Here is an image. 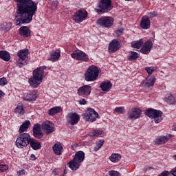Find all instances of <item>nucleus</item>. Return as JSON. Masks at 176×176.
Returning a JSON list of instances; mask_svg holds the SVG:
<instances>
[{"label":"nucleus","instance_id":"obj_35","mask_svg":"<svg viewBox=\"0 0 176 176\" xmlns=\"http://www.w3.org/2000/svg\"><path fill=\"white\" fill-rule=\"evenodd\" d=\"M30 124H31L30 121L24 122L22 124V125H21L19 132L20 133H23V132L26 131V130L30 127Z\"/></svg>","mask_w":176,"mask_h":176},{"label":"nucleus","instance_id":"obj_30","mask_svg":"<svg viewBox=\"0 0 176 176\" xmlns=\"http://www.w3.org/2000/svg\"><path fill=\"white\" fill-rule=\"evenodd\" d=\"M31 147L35 150H39L41 148V144L40 142H38V140H35V139H31L30 142Z\"/></svg>","mask_w":176,"mask_h":176},{"label":"nucleus","instance_id":"obj_52","mask_svg":"<svg viewBox=\"0 0 176 176\" xmlns=\"http://www.w3.org/2000/svg\"><path fill=\"white\" fill-rule=\"evenodd\" d=\"M58 6V1H55V3H54V7H55V8H56Z\"/></svg>","mask_w":176,"mask_h":176},{"label":"nucleus","instance_id":"obj_56","mask_svg":"<svg viewBox=\"0 0 176 176\" xmlns=\"http://www.w3.org/2000/svg\"><path fill=\"white\" fill-rule=\"evenodd\" d=\"M56 171H54V175H56Z\"/></svg>","mask_w":176,"mask_h":176},{"label":"nucleus","instance_id":"obj_21","mask_svg":"<svg viewBox=\"0 0 176 176\" xmlns=\"http://www.w3.org/2000/svg\"><path fill=\"white\" fill-rule=\"evenodd\" d=\"M38 98V93L35 90L23 96L25 101H35Z\"/></svg>","mask_w":176,"mask_h":176},{"label":"nucleus","instance_id":"obj_13","mask_svg":"<svg viewBox=\"0 0 176 176\" xmlns=\"http://www.w3.org/2000/svg\"><path fill=\"white\" fill-rule=\"evenodd\" d=\"M121 47V42L118 41L117 38L113 39L109 43L108 46L109 53L113 54L118 51Z\"/></svg>","mask_w":176,"mask_h":176},{"label":"nucleus","instance_id":"obj_37","mask_svg":"<svg viewBox=\"0 0 176 176\" xmlns=\"http://www.w3.org/2000/svg\"><path fill=\"white\" fill-rule=\"evenodd\" d=\"M12 28V23H4L1 24L0 26V30L1 32H8Z\"/></svg>","mask_w":176,"mask_h":176},{"label":"nucleus","instance_id":"obj_49","mask_svg":"<svg viewBox=\"0 0 176 176\" xmlns=\"http://www.w3.org/2000/svg\"><path fill=\"white\" fill-rule=\"evenodd\" d=\"M25 174V170H21L17 173L18 176H23Z\"/></svg>","mask_w":176,"mask_h":176},{"label":"nucleus","instance_id":"obj_36","mask_svg":"<svg viewBox=\"0 0 176 176\" xmlns=\"http://www.w3.org/2000/svg\"><path fill=\"white\" fill-rule=\"evenodd\" d=\"M0 58L8 62L10 60V54L6 51H0Z\"/></svg>","mask_w":176,"mask_h":176},{"label":"nucleus","instance_id":"obj_43","mask_svg":"<svg viewBox=\"0 0 176 176\" xmlns=\"http://www.w3.org/2000/svg\"><path fill=\"white\" fill-rule=\"evenodd\" d=\"M8 168H9L8 166L6 164H5V165L0 164V172L4 173V172L7 171Z\"/></svg>","mask_w":176,"mask_h":176},{"label":"nucleus","instance_id":"obj_32","mask_svg":"<svg viewBox=\"0 0 176 176\" xmlns=\"http://www.w3.org/2000/svg\"><path fill=\"white\" fill-rule=\"evenodd\" d=\"M144 44L143 39L141 38L138 41H134L131 43V45L133 48L140 49Z\"/></svg>","mask_w":176,"mask_h":176},{"label":"nucleus","instance_id":"obj_18","mask_svg":"<svg viewBox=\"0 0 176 176\" xmlns=\"http://www.w3.org/2000/svg\"><path fill=\"white\" fill-rule=\"evenodd\" d=\"M67 119V123L72 125H75L79 122L80 117L76 113H69Z\"/></svg>","mask_w":176,"mask_h":176},{"label":"nucleus","instance_id":"obj_54","mask_svg":"<svg viewBox=\"0 0 176 176\" xmlns=\"http://www.w3.org/2000/svg\"><path fill=\"white\" fill-rule=\"evenodd\" d=\"M67 170H66V168H65V170H63V174L67 175Z\"/></svg>","mask_w":176,"mask_h":176},{"label":"nucleus","instance_id":"obj_51","mask_svg":"<svg viewBox=\"0 0 176 176\" xmlns=\"http://www.w3.org/2000/svg\"><path fill=\"white\" fill-rule=\"evenodd\" d=\"M5 96L4 92L2 90H0V100Z\"/></svg>","mask_w":176,"mask_h":176},{"label":"nucleus","instance_id":"obj_7","mask_svg":"<svg viewBox=\"0 0 176 176\" xmlns=\"http://www.w3.org/2000/svg\"><path fill=\"white\" fill-rule=\"evenodd\" d=\"M31 140L32 139L29 133H21L16 139V145L18 148H22L28 146Z\"/></svg>","mask_w":176,"mask_h":176},{"label":"nucleus","instance_id":"obj_25","mask_svg":"<svg viewBox=\"0 0 176 176\" xmlns=\"http://www.w3.org/2000/svg\"><path fill=\"white\" fill-rule=\"evenodd\" d=\"M155 82V78L154 76H147L146 78L145 82H142V85L146 88H148L150 87H153Z\"/></svg>","mask_w":176,"mask_h":176},{"label":"nucleus","instance_id":"obj_50","mask_svg":"<svg viewBox=\"0 0 176 176\" xmlns=\"http://www.w3.org/2000/svg\"><path fill=\"white\" fill-rule=\"evenodd\" d=\"M170 173L173 175V176H176V167L174 168L173 169H172L170 172Z\"/></svg>","mask_w":176,"mask_h":176},{"label":"nucleus","instance_id":"obj_42","mask_svg":"<svg viewBox=\"0 0 176 176\" xmlns=\"http://www.w3.org/2000/svg\"><path fill=\"white\" fill-rule=\"evenodd\" d=\"M123 32H124V29L123 28H120V29L117 30L115 32L116 37L121 36L122 35V34H123Z\"/></svg>","mask_w":176,"mask_h":176},{"label":"nucleus","instance_id":"obj_24","mask_svg":"<svg viewBox=\"0 0 176 176\" xmlns=\"http://www.w3.org/2000/svg\"><path fill=\"white\" fill-rule=\"evenodd\" d=\"M112 83L109 80L102 82L100 85V88L102 91L109 92L112 88Z\"/></svg>","mask_w":176,"mask_h":176},{"label":"nucleus","instance_id":"obj_10","mask_svg":"<svg viewBox=\"0 0 176 176\" xmlns=\"http://www.w3.org/2000/svg\"><path fill=\"white\" fill-rule=\"evenodd\" d=\"M114 22L113 18L111 16H101L97 20V25L104 28H111Z\"/></svg>","mask_w":176,"mask_h":176},{"label":"nucleus","instance_id":"obj_28","mask_svg":"<svg viewBox=\"0 0 176 176\" xmlns=\"http://www.w3.org/2000/svg\"><path fill=\"white\" fill-rule=\"evenodd\" d=\"M62 111L63 109L60 106L54 107L48 110V115H50V116H53L54 115L57 114Z\"/></svg>","mask_w":176,"mask_h":176},{"label":"nucleus","instance_id":"obj_8","mask_svg":"<svg viewBox=\"0 0 176 176\" xmlns=\"http://www.w3.org/2000/svg\"><path fill=\"white\" fill-rule=\"evenodd\" d=\"M28 55H29V50L23 49L19 50L17 53V56H19V60L16 62V65L21 68L24 65H27L28 61Z\"/></svg>","mask_w":176,"mask_h":176},{"label":"nucleus","instance_id":"obj_47","mask_svg":"<svg viewBox=\"0 0 176 176\" xmlns=\"http://www.w3.org/2000/svg\"><path fill=\"white\" fill-rule=\"evenodd\" d=\"M170 172L165 170L163 171L160 175H159L158 176H170Z\"/></svg>","mask_w":176,"mask_h":176},{"label":"nucleus","instance_id":"obj_38","mask_svg":"<svg viewBox=\"0 0 176 176\" xmlns=\"http://www.w3.org/2000/svg\"><path fill=\"white\" fill-rule=\"evenodd\" d=\"M144 69L147 72L148 75L151 76L155 72V71L157 69V67L153 66H150V67H146Z\"/></svg>","mask_w":176,"mask_h":176},{"label":"nucleus","instance_id":"obj_3","mask_svg":"<svg viewBox=\"0 0 176 176\" xmlns=\"http://www.w3.org/2000/svg\"><path fill=\"white\" fill-rule=\"evenodd\" d=\"M85 154L84 151H76L74 158L67 164L70 170L75 171L79 169L80 164L85 160Z\"/></svg>","mask_w":176,"mask_h":176},{"label":"nucleus","instance_id":"obj_5","mask_svg":"<svg viewBox=\"0 0 176 176\" xmlns=\"http://www.w3.org/2000/svg\"><path fill=\"white\" fill-rule=\"evenodd\" d=\"M145 115L151 119H154L155 124H159L163 120V113L160 110L148 109L145 111Z\"/></svg>","mask_w":176,"mask_h":176},{"label":"nucleus","instance_id":"obj_40","mask_svg":"<svg viewBox=\"0 0 176 176\" xmlns=\"http://www.w3.org/2000/svg\"><path fill=\"white\" fill-rule=\"evenodd\" d=\"M104 140H99L98 143H96V146L94 147V151L97 152L99 149L102 148L104 145Z\"/></svg>","mask_w":176,"mask_h":176},{"label":"nucleus","instance_id":"obj_41","mask_svg":"<svg viewBox=\"0 0 176 176\" xmlns=\"http://www.w3.org/2000/svg\"><path fill=\"white\" fill-rule=\"evenodd\" d=\"M114 111L120 114H124L125 113V108L124 107H116L114 109Z\"/></svg>","mask_w":176,"mask_h":176},{"label":"nucleus","instance_id":"obj_31","mask_svg":"<svg viewBox=\"0 0 176 176\" xmlns=\"http://www.w3.org/2000/svg\"><path fill=\"white\" fill-rule=\"evenodd\" d=\"M50 54L51 55V58H50V60L52 62L58 61L60 57V53L56 51L51 52Z\"/></svg>","mask_w":176,"mask_h":176},{"label":"nucleus","instance_id":"obj_9","mask_svg":"<svg viewBox=\"0 0 176 176\" xmlns=\"http://www.w3.org/2000/svg\"><path fill=\"white\" fill-rule=\"evenodd\" d=\"M99 118V114L94 109H87V111L82 114V118L87 122H94Z\"/></svg>","mask_w":176,"mask_h":176},{"label":"nucleus","instance_id":"obj_58","mask_svg":"<svg viewBox=\"0 0 176 176\" xmlns=\"http://www.w3.org/2000/svg\"><path fill=\"white\" fill-rule=\"evenodd\" d=\"M174 130L176 131V125H175V128H174Z\"/></svg>","mask_w":176,"mask_h":176},{"label":"nucleus","instance_id":"obj_12","mask_svg":"<svg viewBox=\"0 0 176 176\" xmlns=\"http://www.w3.org/2000/svg\"><path fill=\"white\" fill-rule=\"evenodd\" d=\"M88 16V12L87 10L83 9H80L77 12H76V14L73 15V21L76 23H80L86 20Z\"/></svg>","mask_w":176,"mask_h":176},{"label":"nucleus","instance_id":"obj_23","mask_svg":"<svg viewBox=\"0 0 176 176\" xmlns=\"http://www.w3.org/2000/svg\"><path fill=\"white\" fill-rule=\"evenodd\" d=\"M19 34L25 38H28L31 35V31L29 27L28 26H22L19 28Z\"/></svg>","mask_w":176,"mask_h":176},{"label":"nucleus","instance_id":"obj_27","mask_svg":"<svg viewBox=\"0 0 176 176\" xmlns=\"http://www.w3.org/2000/svg\"><path fill=\"white\" fill-rule=\"evenodd\" d=\"M52 151L56 155H61L63 151V147L61 143H55L54 146H52Z\"/></svg>","mask_w":176,"mask_h":176},{"label":"nucleus","instance_id":"obj_46","mask_svg":"<svg viewBox=\"0 0 176 176\" xmlns=\"http://www.w3.org/2000/svg\"><path fill=\"white\" fill-rule=\"evenodd\" d=\"M7 82H8V81L6 78L3 77V78H0V85L1 86L7 85Z\"/></svg>","mask_w":176,"mask_h":176},{"label":"nucleus","instance_id":"obj_22","mask_svg":"<svg viewBox=\"0 0 176 176\" xmlns=\"http://www.w3.org/2000/svg\"><path fill=\"white\" fill-rule=\"evenodd\" d=\"M34 136L36 138L41 139L43 137V133L41 132L40 124H35L33 128Z\"/></svg>","mask_w":176,"mask_h":176},{"label":"nucleus","instance_id":"obj_15","mask_svg":"<svg viewBox=\"0 0 176 176\" xmlns=\"http://www.w3.org/2000/svg\"><path fill=\"white\" fill-rule=\"evenodd\" d=\"M41 127L45 134L52 133L55 131V125L51 121H44Z\"/></svg>","mask_w":176,"mask_h":176},{"label":"nucleus","instance_id":"obj_34","mask_svg":"<svg viewBox=\"0 0 176 176\" xmlns=\"http://www.w3.org/2000/svg\"><path fill=\"white\" fill-rule=\"evenodd\" d=\"M25 112L23 104L19 105L15 109V113L19 117L23 116Z\"/></svg>","mask_w":176,"mask_h":176},{"label":"nucleus","instance_id":"obj_57","mask_svg":"<svg viewBox=\"0 0 176 176\" xmlns=\"http://www.w3.org/2000/svg\"><path fill=\"white\" fill-rule=\"evenodd\" d=\"M125 1H127V2H129V1H132V0H124Z\"/></svg>","mask_w":176,"mask_h":176},{"label":"nucleus","instance_id":"obj_26","mask_svg":"<svg viewBox=\"0 0 176 176\" xmlns=\"http://www.w3.org/2000/svg\"><path fill=\"white\" fill-rule=\"evenodd\" d=\"M164 102L169 105H175L176 104V99L172 94L169 93L164 97Z\"/></svg>","mask_w":176,"mask_h":176},{"label":"nucleus","instance_id":"obj_48","mask_svg":"<svg viewBox=\"0 0 176 176\" xmlns=\"http://www.w3.org/2000/svg\"><path fill=\"white\" fill-rule=\"evenodd\" d=\"M78 102L81 105H85L87 103V100L85 98L80 99V100H78Z\"/></svg>","mask_w":176,"mask_h":176},{"label":"nucleus","instance_id":"obj_53","mask_svg":"<svg viewBox=\"0 0 176 176\" xmlns=\"http://www.w3.org/2000/svg\"><path fill=\"white\" fill-rule=\"evenodd\" d=\"M30 157H31L32 159H33V160H36V157H35V155L34 154H32Z\"/></svg>","mask_w":176,"mask_h":176},{"label":"nucleus","instance_id":"obj_6","mask_svg":"<svg viewBox=\"0 0 176 176\" xmlns=\"http://www.w3.org/2000/svg\"><path fill=\"white\" fill-rule=\"evenodd\" d=\"M98 7L97 13L98 14L107 13L113 9L112 1L111 0H100L98 3Z\"/></svg>","mask_w":176,"mask_h":176},{"label":"nucleus","instance_id":"obj_29","mask_svg":"<svg viewBox=\"0 0 176 176\" xmlns=\"http://www.w3.org/2000/svg\"><path fill=\"white\" fill-rule=\"evenodd\" d=\"M109 159L113 163H118L122 159V155L118 153H114L110 155Z\"/></svg>","mask_w":176,"mask_h":176},{"label":"nucleus","instance_id":"obj_1","mask_svg":"<svg viewBox=\"0 0 176 176\" xmlns=\"http://www.w3.org/2000/svg\"><path fill=\"white\" fill-rule=\"evenodd\" d=\"M16 4V25L29 24L37 10V4L32 0H14Z\"/></svg>","mask_w":176,"mask_h":176},{"label":"nucleus","instance_id":"obj_44","mask_svg":"<svg viewBox=\"0 0 176 176\" xmlns=\"http://www.w3.org/2000/svg\"><path fill=\"white\" fill-rule=\"evenodd\" d=\"M109 176H120V174L116 171V170H111L108 173Z\"/></svg>","mask_w":176,"mask_h":176},{"label":"nucleus","instance_id":"obj_45","mask_svg":"<svg viewBox=\"0 0 176 176\" xmlns=\"http://www.w3.org/2000/svg\"><path fill=\"white\" fill-rule=\"evenodd\" d=\"M148 16L150 18H154L155 16H157V12L156 11H153V12H150L148 14Z\"/></svg>","mask_w":176,"mask_h":176},{"label":"nucleus","instance_id":"obj_59","mask_svg":"<svg viewBox=\"0 0 176 176\" xmlns=\"http://www.w3.org/2000/svg\"><path fill=\"white\" fill-rule=\"evenodd\" d=\"M66 175H65L64 173L62 175H60V176H65Z\"/></svg>","mask_w":176,"mask_h":176},{"label":"nucleus","instance_id":"obj_4","mask_svg":"<svg viewBox=\"0 0 176 176\" xmlns=\"http://www.w3.org/2000/svg\"><path fill=\"white\" fill-rule=\"evenodd\" d=\"M99 69L95 65H90L84 74V78L87 82H94L96 81L99 76Z\"/></svg>","mask_w":176,"mask_h":176},{"label":"nucleus","instance_id":"obj_14","mask_svg":"<svg viewBox=\"0 0 176 176\" xmlns=\"http://www.w3.org/2000/svg\"><path fill=\"white\" fill-rule=\"evenodd\" d=\"M91 93V87L88 85H83L82 87H80L78 89H77V94L80 96L82 97H88L90 96Z\"/></svg>","mask_w":176,"mask_h":176},{"label":"nucleus","instance_id":"obj_16","mask_svg":"<svg viewBox=\"0 0 176 176\" xmlns=\"http://www.w3.org/2000/svg\"><path fill=\"white\" fill-rule=\"evenodd\" d=\"M142 110L140 109L133 108L127 113V116L131 120H137L141 117Z\"/></svg>","mask_w":176,"mask_h":176},{"label":"nucleus","instance_id":"obj_20","mask_svg":"<svg viewBox=\"0 0 176 176\" xmlns=\"http://www.w3.org/2000/svg\"><path fill=\"white\" fill-rule=\"evenodd\" d=\"M172 137V135H168V136H159L158 138H156L155 140L153 141L155 145H162L164 144H166L169 140L170 138Z\"/></svg>","mask_w":176,"mask_h":176},{"label":"nucleus","instance_id":"obj_33","mask_svg":"<svg viewBox=\"0 0 176 176\" xmlns=\"http://www.w3.org/2000/svg\"><path fill=\"white\" fill-rule=\"evenodd\" d=\"M139 57L140 54L138 52L133 51H131V52L127 55V59L129 61L135 60Z\"/></svg>","mask_w":176,"mask_h":176},{"label":"nucleus","instance_id":"obj_11","mask_svg":"<svg viewBox=\"0 0 176 176\" xmlns=\"http://www.w3.org/2000/svg\"><path fill=\"white\" fill-rule=\"evenodd\" d=\"M70 56H72V58L76 60H80L85 63H87L89 60L88 54L81 50H74L72 54H70Z\"/></svg>","mask_w":176,"mask_h":176},{"label":"nucleus","instance_id":"obj_2","mask_svg":"<svg viewBox=\"0 0 176 176\" xmlns=\"http://www.w3.org/2000/svg\"><path fill=\"white\" fill-rule=\"evenodd\" d=\"M46 68V66H41L33 71V76L29 78V84L32 88L36 89L40 86L45 76V70Z\"/></svg>","mask_w":176,"mask_h":176},{"label":"nucleus","instance_id":"obj_55","mask_svg":"<svg viewBox=\"0 0 176 176\" xmlns=\"http://www.w3.org/2000/svg\"><path fill=\"white\" fill-rule=\"evenodd\" d=\"M173 159L176 161V155L173 156Z\"/></svg>","mask_w":176,"mask_h":176},{"label":"nucleus","instance_id":"obj_19","mask_svg":"<svg viewBox=\"0 0 176 176\" xmlns=\"http://www.w3.org/2000/svg\"><path fill=\"white\" fill-rule=\"evenodd\" d=\"M151 21L148 16H143L140 21V28L144 30H147L151 28Z\"/></svg>","mask_w":176,"mask_h":176},{"label":"nucleus","instance_id":"obj_17","mask_svg":"<svg viewBox=\"0 0 176 176\" xmlns=\"http://www.w3.org/2000/svg\"><path fill=\"white\" fill-rule=\"evenodd\" d=\"M153 43L151 39L147 40L142 46L140 52L143 54H148L153 48Z\"/></svg>","mask_w":176,"mask_h":176},{"label":"nucleus","instance_id":"obj_39","mask_svg":"<svg viewBox=\"0 0 176 176\" xmlns=\"http://www.w3.org/2000/svg\"><path fill=\"white\" fill-rule=\"evenodd\" d=\"M102 134V131H100V129H98L97 131H91V132H89V136L91 138L98 137Z\"/></svg>","mask_w":176,"mask_h":176}]
</instances>
